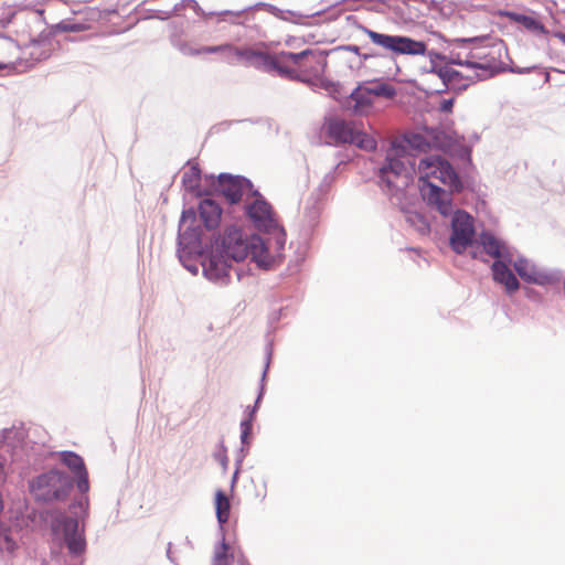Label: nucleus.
I'll return each instance as SVG.
<instances>
[{
	"label": "nucleus",
	"mask_w": 565,
	"mask_h": 565,
	"mask_svg": "<svg viewBox=\"0 0 565 565\" xmlns=\"http://www.w3.org/2000/svg\"><path fill=\"white\" fill-rule=\"evenodd\" d=\"M64 539L67 548L73 554H81L85 550V540L78 532V521L73 518H65L63 522Z\"/></svg>",
	"instance_id": "f8f14e48"
},
{
	"label": "nucleus",
	"mask_w": 565,
	"mask_h": 565,
	"mask_svg": "<svg viewBox=\"0 0 565 565\" xmlns=\"http://www.w3.org/2000/svg\"><path fill=\"white\" fill-rule=\"evenodd\" d=\"M215 511L216 518L220 524H224L230 519L231 512V502L228 497L223 490H217L215 492Z\"/></svg>",
	"instance_id": "b1692460"
},
{
	"label": "nucleus",
	"mask_w": 565,
	"mask_h": 565,
	"mask_svg": "<svg viewBox=\"0 0 565 565\" xmlns=\"http://www.w3.org/2000/svg\"><path fill=\"white\" fill-rule=\"evenodd\" d=\"M225 255L236 262H242L248 257L249 237H243L241 231L230 230L223 239Z\"/></svg>",
	"instance_id": "1a4fd4ad"
},
{
	"label": "nucleus",
	"mask_w": 565,
	"mask_h": 565,
	"mask_svg": "<svg viewBox=\"0 0 565 565\" xmlns=\"http://www.w3.org/2000/svg\"><path fill=\"white\" fill-rule=\"evenodd\" d=\"M420 193L423 199L448 216L452 213L454 192L462 190V183L452 166L440 156H428L419 160Z\"/></svg>",
	"instance_id": "f257e3e1"
},
{
	"label": "nucleus",
	"mask_w": 565,
	"mask_h": 565,
	"mask_svg": "<svg viewBox=\"0 0 565 565\" xmlns=\"http://www.w3.org/2000/svg\"><path fill=\"white\" fill-rule=\"evenodd\" d=\"M30 489L38 501H62L68 495L72 481L64 472L51 470L35 478Z\"/></svg>",
	"instance_id": "7ed1b4c3"
},
{
	"label": "nucleus",
	"mask_w": 565,
	"mask_h": 565,
	"mask_svg": "<svg viewBox=\"0 0 565 565\" xmlns=\"http://www.w3.org/2000/svg\"><path fill=\"white\" fill-rule=\"evenodd\" d=\"M61 461L75 475L86 470L83 458L73 451L60 452Z\"/></svg>",
	"instance_id": "393cba45"
},
{
	"label": "nucleus",
	"mask_w": 565,
	"mask_h": 565,
	"mask_svg": "<svg viewBox=\"0 0 565 565\" xmlns=\"http://www.w3.org/2000/svg\"><path fill=\"white\" fill-rule=\"evenodd\" d=\"M282 76L300 78L320 72L323 58L321 53L305 50L300 53L285 52Z\"/></svg>",
	"instance_id": "39448f33"
},
{
	"label": "nucleus",
	"mask_w": 565,
	"mask_h": 565,
	"mask_svg": "<svg viewBox=\"0 0 565 565\" xmlns=\"http://www.w3.org/2000/svg\"><path fill=\"white\" fill-rule=\"evenodd\" d=\"M494 281L504 286L508 294L516 291L520 287L519 280L502 260H495L492 265Z\"/></svg>",
	"instance_id": "dca6fc26"
},
{
	"label": "nucleus",
	"mask_w": 565,
	"mask_h": 565,
	"mask_svg": "<svg viewBox=\"0 0 565 565\" xmlns=\"http://www.w3.org/2000/svg\"><path fill=\"white\" fill-rule=\"evenodd\" d=\"M454 63L466 66L471 72L480 70L482 72V74H480L482 78H486L489 75V72L495 67V58L490 56L488 53H484L483 50L471 52L470 58L466 61L456 60Z\"/></svg>",
	"instance_id": "9b49d317"
},
{
	"label": "nucleus",
	"mask_w": 565,
	"mask_h": 565,
	"mask_svg": "<svg viewBox=\"0 0 565 565\" xmlns=\"http://www.w3.org/2000/svg\"><path fill=\"white\" fill-rule=\"evenodd\" d=\"M451 226L450 245L456 253L461 254L472 243L473 220L467 212L458 210L454 213Z\"/></svg>",
	"instance_id": "6e6552de"
},
{
	"label": "nucleus",
	"mask_w": 565,
	"mask_h": 565,
	"mask_svg": "<svg viewBox=\"0 0 565 565\" xmlns=\"http://www.w3.org/2000/svg\"><path fill=\"white\" fill-rule=\"evenodd\" d=\"M482 79L478 72H471L468 68L467 73L454 70L445 65L438 68L433 67L424 74V82L427 84V90L434 93H444L448 88H465L470 83Z\"/></svg>",
	"instance_id": "f03ea898"
},
{
	"label": "nucleus",
	"mask_w": 565,
	"mask_h": 565,
	"mask_svg": "<svg viewBox=\"0 0 565 565\" xmlns=\"http://www.w3.org/2000/svg\"><path fill=\"white\" fill-rule=\"evenodd\" d=\"M514 269L519 276L527 282L537 285L546 284L550 278L544 273L539 271L532 264L524 258H519L513 264Z\"/></svg>",
	"instance_id": "6ab92c4d"
},
{
	"label": "nucleus",
	"mask_w": 565,
	"mask_h": 565,
	"mask_svg": "<svg viewBox=\"0 0 565 565\" xmlns=\"http://www.w3.org/2000/svg\"><path fill=\"white\" fill-rule=\"evenodd\" d=\"M504 17L510 19L513 22L522 24L526 30L537 33V34H546L547 30L543 23L531 15H525L516 12H504Z\"/></svg>",
	"instance_id": "412c9836"
},
{
	"label": "nucleus",
	"mask_w": 565,
	"mask_h": 565,
	"mask_svg": "<svg viewBox=\"0 0 565 565\" xmlns=\"http://www.w3.org/2000/svg\"><path fill=\"white\" fill-rule=\"evenodd\" d=\"M387 163L380 170L381 179L386 182L388 188L397 186L398 179H405L404 184L411 175V168L414 163L411 157L403 150L392 149L386 157Z\"/></svg>",
	"instance_id": "0eeeda50"
},
{
	"label": "nucleus",
	"mask_w": 565,
	"mask_h": 565,
	"mask_svg": "<svg viewBox=\"0 0 565 565\" xmlns=\"http://www.w3.org/2000/svg\"><path fill=\"white\" fill-rule=\"evenodd\" d=\"M2 471H3V466H2V463L0 462V475L2 473Z\"/></svg>",
	"instance_id": "58836bf2"
},
{
	"label": "nucleus",
	"mask_w": 565,
	"mask_h": 565,
	"mask_svg": "<svg viewBox=\"0 0 565 565\" xmlns=\"http://www.w3.org/2000/svg\"><path fill=\"white\" fill-rule=\"evenodd\" d=\"M363 84L373 100L375 98L393 99L397 94L392 84L382 79L366 81Z\"/></svg>",
	"instance_id": "aec40b11"
},
{
	"label": "nucleus",
	"mask_w": 565,
	"mask_h": 565,
	"mask_svg": "<svg viewBox=\"0 0 565 565\" xmlns=\"http://www.w3.org/2000/svg\"><path fill=\"white\" fill-rule=\"evenodd\" d=\"M248 256L257 263L258 266L268 268L274 263V257L269 253L266 242L259 235L249 237Z\"/></svg>",
	"instance_id": "4468645a"
},
{
	"label": "nucleus",
	"mask_w": 565,
	"mask_h": 565,
	"mask_svg": "<svg viewBox=\"0 0 565 565\" xmlns=\"http://www.w3.org/2000/svg\"><path fill=\"white\" fill-rule=\"evenodd\" d=\"M328 131L330 137L337 142L353 143L365 151H374L376 149L375 139L359 129L354 122L332 119L328 124Z\"/></svg>",
	"instance_id": "423d86ee"
},
{
	"label": "nucleus",
	"mask_w": 565,
	"mask_h": 565,
	"mask_svg": "<svg viewBox=\"0 0 565 565\" xmlns=\"http://www.w3.org/2000/svg\"><path fill=\"white\" fill-rule=\"evenodd\" d=\"M247 214L258 228L269 230L276 226L271 205L264 199H256L247 206Z\"/></svg>",
	"instance_id": "9d476101"
},
{
	"label": "nucleus",
	"mask_w": 565,
	"mask_h": 565,
	"mask_svg": "<svg viewBox=\"0 0 565 565\" xmlns=\"http://www.w3.org/2000/svg\"><path fill=\"white\" fill-rule=\"evenodd\" d=\"M188 221H190V222L195 221V212L192 209L183 211L182 216H181V227L184 226Z\"/></svg>",
	"instance_id": "2f4dec72"
},
{
	"label": "nucleus",
	"mask_w": 565,
	"mask_h": 565,
	"mask_svg": "<svg viewBox=\"0 0 565 565\" xmlns=\"http://www.w3.org/2000/svg\"><path fill=\"white\" fill-rule=\"evenodd\" d=\"M259 50L252 47L238 49L234 46L231 53H234L238 60L246 62L248 65H253Z\"/></svg>",
	"instance_id": "c85d7f7f"
},
{
	"label": "nucleus",
	"mask_w": 565,
	"mask_h": 565,
	"mask_svg": "<svg viewBox=\"0 0 565 565\" xmlns=\"http://www.w3.org/2000/svg\"><path fill=\"white\" fill-rule=\"evenodd\" d=\"M243 182V179L227 174H221L217 180L220 191L232 204L237 203L242 200Z\"/></svg>",
	"instance_id": "ddd939ff"
},
{
	"label": "nucleus",
	"mask_w": 565,
	"mask_h": 565,
	"mask_svg": "<svg viewBox=\"0 0 565 565\" xmlns=\"http://www.w3.org/2000/svg\"><path fill=\"white\" fill-rule=\"evenodd\" d=\"M200 217L206 230H215L221 222L222 209L211 199H204L199 205Z\"/></svg>",
	"instance_id": "2eb2a0df"
},
{
	"label": "nucleus",
	"mask_w": 565,
	"mask_h": 565,
	"mask_svg": "<svg viewBox=\"0 0 565 565\" xmlns=\"http://www.w3.org/2000/svg\"><path fill=\"white\" fill-rule=\"evenodd\" d=\"M241 428H242V440L245 441L247 436L249 435V433L252 430V423H250V420L242 422Z\"/></svg>",
	"instance_id": "473e14b6"
},
{
	"label": "nucleus",
	"mask_w": 565,
	"mask_h": 565,
	"mask_svg": "<svg viewBox=\"0 0 565 565\" xmlns=\"http://www.w3.org/2000/svg\"><path fill=\"white\" fill-rule=\"evenodd\" d=\"M17 544L14 539L11 536L10 529L0 525V553H12Z\"/></svg>",
	"instance_id": "cd10ccee"
},
{
	"label": "nucleus",
	"mask_w": 565,
	"mask_h": 565,
	"mask_svg": "<svg viewBox=\"0 0 565 565\" xmlns=\"http://www.w3.org/2000/svg\"><path fill=\"white\" fill-rule=\"evenodd\" d=\"M228 266L216 256H212L204 265V273L209 279L222 280L228 276Z\"/></svg>",
	"instance_id": "5701e85b"
},
{
	"label": "nucleus",
	"mask_w": 565,
	"mask_h": 565,
	"mask_svg": "<svg viewBox=\"0 0 565 565\" xmlns=\"http://www.w3.org/2000/svg\"><path fill=\"white\" fill-rule=\"evenodd\" d=\"M77 481V488L81 492H86L89 488V484H88V472L87 470L78 473V475H75Z\"/></svg>",
	"instance_id": "7c9ffc66"
},
{
	"label": "nucleus",
	"mask_w": 565,
	"mask_h": 565,
	"mask_svg": "<svg viewBox=\"0 0 565 565\" xmlns=\"http://www.w3.org/2000/svg\"><path fill=\"white\" fill-rule=\"evenodd\" d=\"M373 104L374 100L367 93L363 83L358 85L349 98V108L359 115L367 114L373 107Z\"/></svg>",
	"instance_id": "a211bd4d"
},
{
	"label": "nucleus",
	"mask_w": 565,
	"mask_h": 565,
	"mask_svg": "<svg viewBox=\"0 0 565 565\" xmlns=\"http://www.w3.org/2000/svg\"><path fill=\"white\" fill-rule=\"evenodd\" d=\"M428 55L430 58H433V57L443 58V56L440 54L434 53V52H429Z\"/></svg>",
	"instance_id": "4c0bfd02"
},
{
	"label": "nucleus",
	"mask_w": 565,
	"mask_h": 565,
	"mask_svg": "<svg viewBox=\"0 0 565 565\" xmlns=\"http://www.w3.org/2000/svg\"><path fill=\"white\" fill-rule=\"evenodd\" d=\"M233 49H234V45H232V44H221V45H216V46H204L199 50V53H204V54L218 53V52H230L231 53Z\"/></svg>",
	"instance_id": "c756f323"
},
{
	"label": "nucleus",
	"mask_w": 565,
	"mask_h": 565,
	"mask_svg": "<svg viewBox=\"0 0 565 565\" xmlns=\"http://www.w3.org/2000/svg\"><path fill=\"white\" fill-rule=\"evenodd\" d=\"M232 561L233 555L230 554V545L223 539L214 548L212 565H232Z\"/></svg>",
	"instance_id": "bb28decb"
},
{
	"label": "nucleus",
	"mask_w": 565,
	"mask_h": 565,
	"mask_svg": "<svg viewBox=\"0 0 565 565\" xmlns=\"http://www.w3.org/2000/svg\"><path fill=\"white\" fill-rule=\"evenodd\" d=\"M452 106H454V99H445L440 104V109L443 111L448 113V111H451Z\"/></svg>",
	"instance_id": "f704fd0d"
},
{
	"label": "nucleus",
	"mask_w": 565,
	"mask_h": 565,
	"mask_svg": "<svg viewBox=\"0 0 565 565\" xmlns=\"http://www.w3.org/2000/svg\"><path fill=\"white\" fill-rule=\"evenodd\" d=\"M476 39H457L456 42H460V43H466V42H472L475 41Z\"/></svg>",
	"instance_id": "e433bc0d"
},
{
	"label": "nucleus",
	"mask_w": 565,
	"mask_h": 565,
	"mask_svg": "<svg viewBox=\"0 0 565 565\" xmlns=\"http://www.w3.org/2000/svg\"><path fill=\"white\" fill-rule=\"evenodd\" d=\"M481 244L484 249V252L494 257V258H501L504 257V245L501 244L494 236L490 234H484L481 236Z\"/></svg>",
	"instance_id": "a878e982"
},
{
	"label": "nucleus",
	"mask_w": 565,
	"mask_h": 565,
	"mask_svg": "<svg viewBox=\"0 0 565 565\" xmlns=\"http://www.w3.org/2000/svg\"><path fill=\"white\" fill-rule=\"evenodd\" d=\"M195 239H199V234L194 233Z\"/></svg>",
	"instance_id": "ea45409f"
},
{
	"label": "nucleus",
	"mask_w": 565,
	"mask_h": 565,
	"mask_svg": "<svg viewBox=\"0 0 565 565\" xmlns=\"http://www.w3.org/2000/svg\"><path fill=\"white\" fill-rule=\"evenodd\" d=\"M202 15H203L204 19H210L213 15L225 17V15H237V13H235L233 11H230V10H225V11L220 12V13L209 12V13H203Z\"/></svg>",
	"instance_id": "72a5a7b5"
},
{
	"label": "nucleus",
	"mask_w": 565,
	"mask_h": 565,
	"mask_svg": "<svg viewBox=\"0 0 565 565\" xmlns=\"http://www.w3.org/2000/svg\"><path fill=\"white\" fill-rule=\"evenodd\" d=\"M201 170L198 164H190L182 174L184 189L195 195H200Z\"/></svg>",
	"instance_id": "4be33fe9"
},
{
	"label": "nucleus",
	"mask_w": 565,
	"mask_h": 565,
	"mask_svg": "<svg viewBox=\"0 0 565 565\" xmlns=\"http://www.w3.org/2000/svg\"><path fill=\"white\" fill-rule=\"evenodd\" d=\"M285 52L269 54L263 51H258V54L252 66L264 70L266 72H275L278 75L282 76V67H285Z\"/></svg>",
	"instance_id": "f3484780"
},
{
	"label": "nucleus",
	"mask_w": 565,
	"mask_h": 565,
	"mask_svg": "<svg viewBox=\"0 0 565 565\" xmlns=\"http://www.w3.org/2000/svg\"><path fill=\"white\" fill-rule=\"evenodd\" d=\"M409 142L415 146L416 148H420L423 146L422 143V137L419 135H414Z\"/></svg>",
	"instance_id": "c9c22d12"
},
{
	"label": "nucleus",
	"mask_w": 565,
	"mask_h": 565,
	"mask_svg": "<svg viewBox=\"0 0 565 565\" xmlns=\"http://www.w3.org/2000/svg\"><path fill=\"white\" fill-rule=\"evenodd\" d=\"M363 31L373 44L394 54L425 55L427 53V45L422 41L408 36L379 33L367 28H364Z\"/></svg>",
	"instance_id": "20e7f679"
}]
</instances>
